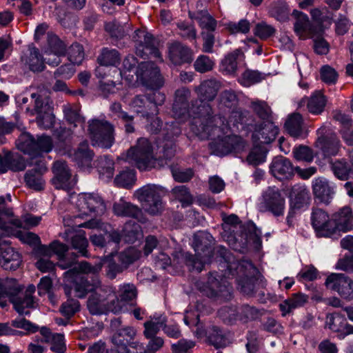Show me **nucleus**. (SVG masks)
I'll list each match as a JSON object with an SVG mask.
<instances>
[{
    "instance_id": "bf43d9fd",
    "label": "nucleus",
    "mask_w": 353,
    "mask_h": 353,
    "mask_svg": "<svg viewBox=\"0 0 353 353\" xmlns=\"http://www.w3.org/2000/svg\"><path fill=\"white\" fill-rule=\"evenodd\" d=\"M80 303L76 299H68L63 303L60 307V312L63 316L68 319L72 316L77 312L79 310Z\"/></svg>"
},
{
    "instance_id": "774afa93",
    "label": "nucleus",
    "mask_w": 353,
    "mask_h": 353,
    "mask_svg": "<svg viewBox=\"0 0 353 353\" xmlns=\"http://www.w3.org/2000/svg\"><path fill=\"white\" fill-rule=\"evenodd\" d=\"M75 63L69 62L58 68L54 72V78H63L68 79L71 78L75 72Z\"/></svg>"
},
{
    "instance_id": "f8f14e48",
    "label": "nucleus",
    "mask_w": 353,
    "mask_h": 353,
    "mask_svg": "<svg viewBox=\"0 0 353 353\" xmlns=\"http://www.w3.org/2000/svg\"><path fill=\"white\" fill-rule=\"evenodd\" d=\"M136 74L137 79L146 88H161L163 85V79L160 74V70L152 61H144L139 64Z\"/></svg>"
},
{
    "instance_id": "9b49d317",
    "label": "nucleus",
    "mask_w": 353,
    "mask_h": 353,
    "mask_svg": "<svg viewBox=\"0 0 353 353\" xmlns=\"http://www.w3.org/2000/svg\"><path fill=\"white\" fill-rule=\"evenodd\" d=\"M270 170L273 176L279 175L292 176L297 174L299 176H311L316 172V168L310 167L301 169L299 166L294 167L291 161L282 156L276 157L273 159Z\"/></svg>"
},
{
    "instance_id": "20e7f679",
    "label": "nucleus",
    "mask_w": 353,
    "mask_h": 353,
    "mask_svg": "<svg viewBox=\"0 0 353 353\" xmlns=\"http://www.w3.org/2000/svg\"><path fill=\"white\" fill-rule=\"evenodd\" d=\"M221 216L223 221V228L225 232L230 233L228 236L230 242L238 243L240 247L244 248L250 241L256 243L260 240L261 232L253 222L250 221L242 224L239 217L234 214L227 215L223 213Z\"/></svg>"
},
{
    "instance_id": "09e8293b",
    "label": "nucleus",
    "mask_w": 353,
    "mask_h": 353,
    "mask_svg": "<svg viewBox=\"0 0 353 353\" xmlns=\"http://www.w3.org/2000/svg\"><path fill=\"white\" fill-rule=\"evenodd\" d=\"M219 105L229 109L235 108L238 104V97L232 90H223L219 95Z\"/></svg>"
},
{
    "instance_id": "412c9836",
    "label": "nucleus",
    "mask_w": 353,
    "mask_h": 353,
    "mask_svg": "<svg viewBox=\"0 0 353 353\" xmlns=\"http://www.w3.org/2000/svg\"><path fill=\"white\" fill-rule=\"evenodd\" d=\"M169 57L172 63L181 65L192 61L193 52L188 46L175 42L169 47Z\"/></svg>"
},
{
    "instance_id": "680f3d73",
    "label": "nucleus",
    "mask_w": 353,
    "mask_h": 353,
    "mask_svg": "<svg viewBox=\"0 0 353 353\" xmlns=\"http://www.w3.org/2000/svg\"><path fill=\"white\" fill-rule=\"evenodd\" d=\"M194 67L196 71L205 73L212 70L214 62L206 55H200L194 61Z\"/></svg>"
},
{
    "instance_id": "69168bd1",
    "label": "nucleus",
    "mask_w": 353,
    "mask_h": 353,
    "mask_svg": "<svg viewBox=\"0 0 353 353\" xmlns=\"http://www.w3.org/2000/svg\"><path fill=\"white\" fill-rule=\"evenodd\" d=\"M65 119L70 123L74 124V126L77 123H83L85 122L84 118L81 116L79 111L71 106L65 107L63 110Z\"/></svg>"
},
{
    "instance_id": "a19ab883",
    "label": "nucleus",
    "mask_w": 353,
    "mask_h": 353,
    "mask_svg": "<svg viewBox=\"0 0 353 353\" xmlns=\"http://www.w3.org/2000/svg\"><path fill=\"white\" fill-rule=\"evenodd\" d=\"M325 97L321 92H316L307 101L308 111L314 114H321L325 106Z\"/></svg>"
},
{
    "instance_id": "0e129e2a",
    "label": "nucleus",
    "mask_w": 353,
    "mask_h": 353,
    "mask_svg": "<svg viewBox=\"0 0 353 353\" xmlns=\"http://www.w3.org/2000/svg\"><path fill=\"white\" fill-rule=\"evenodd\" d=\"M50 181L56 189L65 191L70 190L77 183L76 178H52Z\"/></svg>"
},
{
    "instance_id": "aec40b11",
    "label": "nucleus",
    "mask_w": 353,
    "mask_h": 353,
    "mask_svg": "<svg viewBox=\"0 0 353 353\" xmlns=\"http://www.w3.org/2000/svg\"><path fill=\"white\" fill-rule=\"evenodd\" d=\"M112 210L117 216L133 218L141 223L147 220L139 207L122 199L114 203Z\"/></svg>"
},
{
    "instance_id": "052dcab7",
    "label": "nucleus",
    "mask_w": 353,
    "mask_h": 353,
    "mask_svg": "<svg viewBox=\"0 0 353 353\" xmlns=\"http://www.w3.org/2000/svg\"><path fill=\"white\" fill-rule=\"evenodd\" d=\"M294 157L298 161L311 162L314 159L312 150L308 146L299 145L293 148Z\"/></svg>"
},
{
    "instance_id": "ddd939ff",
    "label": "nucleus",
    "mask_w": 353,
    "mask_h": 353,
    "mask_svg": "<svg viewBox=\"0 0 353 353\" xmlns=\"http://www.w3.org/2000/svg\"><path fill=\"white\" fill-rule=\"evenodd\" d=\"M285 208V199L278 189L268 188L262 195L260 203L261 212H270L275 216H283Z\"/></svg>"
},
{
    "instance_id": "4468645a",
    "label": "nucleus",
    "mask_w": 353,
    "mask_h": 353,
    "mask_svg": "<svg viewBox=\"0 0 353 353\" xmlns=\"http://www.w3.org/2000/svg\"><path fill=\"white\" fill-rule=\"evenodd\" d=\"M136 35L143 39L136 41V54L143 59L148 57L150 55L155 58L161 59V54L158 49L159 41L150 33L145 32L141 30H137Z\"/></svg>"
},
{
    "instance_id": "603ef678",
    "label": "nucleus",
    "mask_w": 353,
    "mask_h": 353,
    "mask_svg": "<svg viewBox=\"0 0 353 353\" xmlns=\"http://www.w3.org/2000/svg\"><path fill=\"white\" fill-rule=\"evenodd\" d=\"M114 161L108 157H101L97 161V168L100 175L112 176L114 174Z\"/></svg>"
},
{
    "instance_id": "f704fd0d",
    "label": "nucleus",
    "mask_w": 353,
    "mask_h": 353,
    "mask_svg": "<svg viewBox=\"0 0 353 353\" xmlns=\"http://www.w3.org/2000/svg\"><path fill=\"white\" fill-rule=\"evenodd\" d=\"M92 293L108 305H110V303L114 304L119 301L114 288L110 285L102 284L100 279L99 286L93 290Z\"/></svg>"
},
{
    "instance_id": "13d9d810",
    "label": "nucleus",
    "mask_w": 353,
    "mask_h": 353,
    "mask_svg": "<svg viewBox=\"0 0 353 353\" xmlns=\"http://www.w3.org/2000/svg\"><path fill=\"white\" fill-rule=\"evenodd\" d=\"M252 108L259 117L266 122L270 121L272 111L268 105L264 101L252 102Z\"/></svg>"
},
{
    "instance_id": "b1692460",
    "label": "nucleus",
    "mask_w": 353,
    "mask_h": 353,
    "mask_svg": "<svg viewBox=\"0 0 353 353\" xmlns=\"http://www.w3.org/2000/svg\"><path fill=\"white\" fill-rule=\"evenodd\" d=\"M316 145L325 156H334L339 150L340 141L336 134L328 132L318 138Z\"/></svg>"
},
{
    "instance_id": "6e6552de",
    "label": "nucleus",
    "mask_w": 353,
    "mask_h": 353,
    "mask_svg": "<svg viewBox=\"0 0 353 353\" xmlns=\"http://www.w3.org/2000/svg\"><path fill=\"white\" fill-rule=\"evenodd\" d=\"M210 272L206 283L198 284V288L206 296L221 301H230L232 297V287L225 278L216 273Z\"/></svg>"
},
{
    "instance_id": "a211bd4d",
    "label": "nucleus",
    "mask_w": 353,
    "mask_h": 353,
    "mask_svg": "<svg viewBox=\"0 0 353 353\" xmlns=\"http://www.w3.org/2000/svg\"><path fill=\"white\" fill-rule=\"evenodd\" d=\"M252 138L254 143L270 144L279 134V128L272 121L263 122L255 126Z\"/></svg>"
},
{
    "instance_id": "2eb2a0df",
    "label": "nucleus",
    "mask_w": 353,
    "mask_h": 353,
    "mask_svg": "<svg viewBox=\"0 0 353 353\" xmlns=\"http://www.w3.org/2000/svg\"><path fill=\"white\" fill-rule=\"evenodd\" d=\"M327 288L336 291L344 299H353V281L343 274H332L326 279Z\"/></svg>"
},
{
    "instance_id": "4d7b16f0",
    "label": "nucleus",
    "mask_w": 353,
    "mask_h": 353,
    "mask_svg": "<svg viewBox=\"0 0 353 353\" xmlns=\"http://www.w3.org/2000/svg\"><path fill=\"white\" fill-rule=\"evenodd\" d=\"M263 78V74L259 71L248 69L241 75V83L245 86H250L260 82Z\"/></svg>"
},
{
    "instance_id": "1a4fd4ad",
    "label": "nucleus",
    "mask_w": 353,
    "mask_h": 353,
    "mask_svg": "<svg viewBox=\"0 0 353 353\" xmlns=\"http://www.w3.org/2000/svg\"><path fill=\"white\" fill-rule=\"evenodd\" d=\"M151 143L145 138H140L135 146L127 151V159L133 160L140 170H148L154 167L156 159L153 157Z\"/></svg>"
},
{
    "instance_id": "c85d7f7f",
    "label": "nucleus",
    "mask_w": 353,
    "mask_h": 353,
    "mask_svg": "<svg viewBox=\"0 0 353 353\" xmlns=\"http://www.w3.org/2000/svg\"><path fill=\"white\" fill-rule=\"evenodd\" d=\"M87 307L92 315H100L110 310L116 313L119 310L117 307L112 308V305L102 301L93 293H92L87 301Z\"/></svg>"
},
{
    "instance_id": "f3484780",
    "label": "nucleus",
    "mask_w": 353,
    "mask_h": 353,
    "mask_svg": "<svg viewBox=\"0 0 353 353\" xmlns=\"http://www.w3.org/2000/svg\"><path fill=\"white\" fill-rule=\"evenodd\" d=\"M333 235L336 232H346L353 229V212L350 206H344L332 215Z\"/></svg>"
},
{
    "instance_id": "338daca9",
    "label": "nucleus",
    "mask_w": 353,
    "mask_h": 353,
    "mask_svg": "<svg viewBox=\"0 0 353 353\" xmlns=\"http://www.w3.org/2000/svg\"><path fill=\"white\" fill-rule=\"evenodd\" d=\"M105 30L112 37L121 39L125 35L124 28L118 22L113 21L105 23Z\"/></svg>"
},
{
    "instance_id": "7c9ffc66",
    "label": "nucleus",
    "mask_w": 353,
    "mask_h": 353,
    "mask_svg": "<svg viewBox=\"0 0 353 353\" xmlns=\"http://www.w3.org/2000/svg\"><path fill=\"white\" fill-rule=\"evenodd\" d=\"M136 330L134 327L126 326L119 329L112 336V341L115 346L128 347L129 343L134 338Z\"/></svg>"
},
{
    "instance_id": "e2e57ef3",
    "label": "nucleus",
    "mask_w": 353,
    "mask_h": 353,
    "mask_svg": "<svg viewBox=\"0 0 353 353\" xmlns=\"http://www.w3.org/2000/svg\"><path fill=\"white\" fill-rule=\"evenodd\" d=\"M37 114V122L39 126L44 129H49L53 126L54 123V116L52 113V108Z\"/></svg>"
},
{
    "instance_id": "5701e85b",
    "label": "nucleus",
    "mask_w": 353,
    "mask_h": 353,
    "mask_svg": "<svg viewBox=\"0 0 353 353\" xmlns=\"http://www.w3.org/2000/svg\"><path fill=\"white\" fill-rule=\"evenodd\" d=\"M21 254L12 247L0 248V263L6 270H15L21 263Z\"/></svg>"
},
{
    "instance_id": "de8ad7c7",
    "label": "nucleus",
    "mask_w": 353,
    "mask_h": 353,
    "mask_svg": "<svg viewBox=\"0 0 353 353\" xmlns=\"http://www.w3.org/2000/svg\"><path fill=\"white\" fill-rule=\"evenodd\" d=\"M332 170L336 176L353 174V154L351 156V164L344 160L336 161L332 164Z\"/></svg>"
},
{
    "instance_id": "e433bc0d",
    "label": "nucleus",
    "mask_w": 353,
    "mask_h": 353,
    "mask_svg": "<svg viewBox=\"0 0 353 353\" xmlns=\"http://www.w3.org/2000/svg\"><path fill=\"white\" fill-rule=\"evenodd\" d=\"M208 339L210 344L216 348L225 347L229 343V341L223 330L216 325L210 328Z\"/></svg>"
},
{
    "instance_id": "3c124183",
    "label": "nucleus",
    "mask_w": 353,
    "mask_h": 353,
    "mask_svg": "<svg viewBox=\"0 0 353 353\" xmlns=\"http://www.w3.org/2000/svg\"><path fill=\"white\" fill-rule=\"evenodd\" d=\"M256 281V278L253 276H243L237 280L241 292L249 296H252L255 293Z\"/></svg>"
},
{
    "instance_id": "0eeeda50",
    "label": "nucleus",
    "mask_w": 353,
    "mask_h": 353,
    "mask_svg": "<svg viewBox=\"0 0 353 353\" xmlns=\"http://www.w3.org/2000/svg\"><path fill=\"white\" fill-rule=\"evenodd\" d=\"M16 144L20 151L33 157H37L43 152L48 153L53 148V141L50 136L42 134L35 138L29 132L21 134Z\"/></svg>"
},
{
    "instance_id": "49530a36",
    "label": "nucleus",
    "mask_w": 353,
    "mask_h": 353,
    "mask_svg": "<svg viewBox=\"0 0 353 353\" xmlns=\"http://www.w3.org/2000/svg\"><path fill=\"white\" fill-rule=\"evenodd\" d=\"M71 244L72 248L77 250L81 256L88 257V241L84 231L81 230L74 235L71 239Z\"/></svg>"
},
{
    "instance_id": "6ab92c4d",
    "label": "nucleus",
    "mask_w": 353,
    "mask_h": 353,
    "mask_svg": "<svg viewBox=\"0 0 353 353\" xmlns=\"http://www.w3.org/2000/svg\"><path fill=\"white\" fill-rule=\"evenodd\" d=\"M289 198L290 208L295 210L307 208L311 201L310 190L302 184H296L292 187Z\"/></svg>"
},
{
    "instance_id": "a878e982",
    "label": "nucleus",
    "mask_w": 353,
    "mask_h": 353,
    "mask_svg": "<svg viewBox=\"0 0 353 353\" xmlns=\"http://www.w3.org/2000/svg\"><path fill=\"white\" fill-rule=\"evenodd\" d=\"M314 196L321 202L329 204L334 194L333 189L330 186L326 180L317 178L312 185Z\"/></svg>"
},
{
    "instance_id": "cd10ccee",
    "label": "nucleus",
    "mask_w": 353,
    "mask_h": 353,
    "mask_svg": "<svg viewBox=\"0 0 353 353\" xmlns=\"http://www.w3.org/2000/svg\"><path fill=\"white\" fill-rule=\"evenodd\" d=\"M50 92L47 90H41L39 88L37 92L31 94V97L34 100V109L32 110L39 114L52 109V101L49 96Z\"/></svg>"
},
{
    "instance_id": "a18cd8bd",
    "label": "nucleus",
    "mask_w": 353,
    "mask_h": 353,
    "mask_svg": "<svg viewBox=\"0 0 353 353\" xmlns=\"http://www.w3.org/2000/svg\"><path fill=\"white\" fill-rule=\"evenodd\" d=\"M218 315L224 323L233 325L239 321V311L236 307L225 306L219 310Z\"/></svg>"
},
{
    "instance_id": "c03bdc74",
    "label": "nucleus",
    "mask_w": 353,
    "mask_h": 353,
    "mask_svg": "<svg viewBox=\"0 0 353 353\" xmlns=\"http://www.w3.org/2000/svg\"><path fill=\"white\" fill-rule=\"evenodd\" d=\"M26 63L29 66V69L34 72H41L45 68L42 57L39 53V49L36 48L30 50Z\"/></svg>"
},
{
    "instance_id": "f03ea898",
    "label": "nucleus",
    "mask_w": 353,
    "mask_h": 353,
    "mask_svg": "<svg viewBox=\"0 0 353 353\" xmlns=\"http://www.w3.org/2000/svg\"><path fill=\"white\" fill-rule=\"evenodd\" d=\"M102 267L101 262L92 265L83 261L64 273L65 276L72 279V289L76 297L85 298L88 293H92L99 286V278L97 274L101 270Z\"/></svg>"
},
{
    "instance_id": "5fc2aeb1",
    "label": "nucleus",
    "mask_w": 353,
    "mask_h": 353,
    "mask_svg": "<svg viewBox=\"0 0 353 353\" xmlns=\"http://www.w3.org/2000/svg\"><path fill=\"white\" fill-rule=\"evenodd\" d=\"M140 256V253L134 248H128L119 254V261L126 268Z\"/></svg>"
},
{
    "instance_id": "473e14b6",
    "label": "nucleus",
    "mask_w": 353,
    "mask_h": 353,
    "mask_svg": "<svg viewBox=\"0 0 353 353\" xmlns=\"http://www.w3.org/2000/svg\"><path fill=\"white\" fill-rule=\"evenodd\" d=\"M167 322V319L165 316L160 315L159 316H154L153 319L151 321H145L143 323L144 330L143 336L146 339L152 337H157V334L163 329L164 323Z\"/></svg>"
},
{
    "instance_id": "72a5a7b5",
    "label": "nucleus",
    "mask_w": 353,
    "mask_h": 353,
    "mask_svg": "<svg viewBox=\"0 0 353 353\" xmlns=\"http://www.w3.org/2000/svg\"><path fill=\"white\" fill-rule=\"evenodd\" d=\"M303 123L302 116L299 113H293L285 121V128L291 137L298 138L303 133Z\"/></svg>"
},
{
    "instance_id": "ea45409f",
    "label": "nucleus",
    "mask_w": 353,
    "mask_h": 353,
    "mask_svg": "<svg viewBox=\"0 0 353 353\" xmlns=\"http://www.w3.org/2000/svg\"><path fill=\"white\" fill-rule=\"evenodd\" d=\"M239 321L243 323L257 320L263 314V310L250 305H243L239 309Z\"/></svg>"
},
{
    "instance_id": "c9c22d12",
    "label": "nucleus",
    "mask_w": 353,
    "mask_h": 353,
    "mask_svg": "<svg viewBox=\"0 0 353 353\" xmlns=\"http://www.w3.org/2000/svg\"><path fill=\"white\" fill-rule=\"evenodd\" d=\"M121 61L119 52L116 49L102 48L97 57V62L101 66L116 65Z\"/></svg>"
},
{
    "instance_id": "37998d69",
    "label": "nucleus",
    "mask_w": 353,
    "mask_h": 353,
    "mask_svg": "<svg viewBox=\"0 0 353 353\" xmlns=\"http://www.w3.org/2000/svg\"><path fill=\"white\" fill-rule=\"evenodd\" d=\"M48 56L51 54L64 56L66 53V46L65 43L55 34H48Z\"/></svg>"
},
{
    "instance_id": "864d4df0",
    "label": "nucleus",
    "mask_w": 353,
    "mask_h": 353,
    "mask_svg": "<svg viewBox=\"0 0 353 353\" xmlns=\"http://www.w3.org/2000/svg\"><path fill=\"white\" fill-rule=\"evenodd\" d=\"M179 30V35L187 40H195L196 38V30L192 23L181 21L176 24Z\"/></svg>"
},
{
    "instance_id": "f257e3e1",
    "label": "nucleus",
    "mask_w": 353,
    "mask_h": 353,
    "mask_svg": "<svg viewBox=\"0 0 353 353\" xmlns=\"http://www.w3.org/2000/svg\"><path fill=\"white\" fill-rule=\"evenodd\" d=\"M192 130L202 139H211L209 148L212 154L223 157L243 148L241 137L236 135H222L230 131L228 122L224 117H215L206 122L194 125Z\"/></svg>"
},
{
    "instance_id": "4be33fe9",
    "label": "nucleus",
    "mask_w": 353,
    "mask_h": 353,
    "mask_svg": "<svg viewBox=\"0 0 353 353\" xmlns=\"http://www.w3.org/2000/svg\"><path fill=\"white\" fill-rule=\"evenodd\" d=\"M164 143L163 145V157L167 160L172 159L176 154L174 137L181 134V129L176 125H170L165 128Z\"/></svg>"
},
{
    "instance_id": "bb28decb",
    "label": "nucleus",
    "mask_w": 353,
    "mask_h": 353,
    "mask_svg": "<svg viewBox=\"0 0 353 353\" xmlns=\"http://www.w3.org/2000/svg\"><path fill=\"white\" fill-rule=\"evenodd\" d=\"M12 288H17L19 291L10 296V301L13 303L16 310L22 311L23 308H34L35 307V302L33 296H28L23 294H19L21 288L17 285L15 279H10Z\"/></svg>"
},
{
    "instance_id": "7ed1b4c3",
    "label": "nucleus",
    "mask_w": 353,
    "mask_h": 353,
    "mask_svg": "<svg viewBox=\"0 0 353 353\" xmlns=\"http://www.w3.org/2000/svg\"><path fill=\"white\" fill-rule=\"evenodd\" d=\"M221 88V83L215 79H207L203 81L199 85L195 87L194 91L199 100L192 103V112L199 117L194 121V125L206 122L211 117H221L213 115L212 108L208 102L212 101L217 95Z\"/></svg>"
},
{
    "instance_id": "39448f33",
    "label": "nucleus",
    "mask_w": 353,
    "mask_h": 353,
    "mask_svg": "<svg viewBox=\"0 0 353 353\" xmlns=\"http://www.w3.org/2000/svg\"><path fill=\"white\" fill-rule=\"evenodd\" d=\"M214 239L212 236L205 232H201L194 235V255L186 252L183 255L185 265L190 270H196L200 272L203 266L212 257V245Z\"/></svg>"
},
{
    "instance_id": "dca6fc26",
    "label": "nucleus",
    "mask_w": 353,
    "mask_h": 353,
    "mask_svg": "<svg viewBox=\"0 0 353 353\" xmlns=\"http://www.w3.org/2000/svg\"><path fill=\"white\" fill-rule=\"evenodd\" d=\"M312 224L318 236L332 237L333 236L332 220L328 214L321 209L314 210L312 214Z\"/></svg>"
},
{
    "instance_id": "9d476101",
    "label": "nucleus",
    "mask_w": 353,
    "mask_h": 353,
    "mask_svg": "<svg viewBox=\"0 0 353 353\" xmlns=\"http://www.w3.org/2000/svg\"><path fill=\"white\" fill-rule=\"evenodd\" d=\"M134 195L149 214L159 215L163 210L162 196L156 185L150 184L145 185L135 191Z\"/></svg>"
},
{
    "instance_id": "58836bf2",
    "label": "nucleus",
    "mask_w": 353,
    "mask_h": 353,
    "mask_svg": "<svg viewBox=\"0 0 353 353\" xmlns=\"http://www.w3.org/2000/svg\"><path fill=\"white\" fill-rule=\"evenodd\" d=\"M84 204L91 212H105L106 207L103 199L96 194H85Z\"/></svg>"
},
{
    "instance_id": "8fccbe9b",
    "label": "nucleus",
    "mask_w": 353,
    "mask_h": 353,
    "mask_svg": "<svg viewBox=\"0 0 353 353\" xmlns=\"http://www.w3.org/2000/svg\"><path fill=\"white\" fill-rule=\"evenodd\" d=\"M6 159L9 161L10 170L19 172L25 170L26 163L19 153L6 151Z\"/></svg>"
},
{
    "instance_id": "423d86ee",
    "label": "nucleus",
    "mask_w": 353,
    "mask_h": 353,
    "mask_svg": "<svg viewBox=\"0 0 353 353\" xmlns=\"http://www.w3.org/2000/svg\"><path fill=\"white\" fill-rule=\"evenodd\" d=\"M88 131L93 146L109 149L114 143V125L107 120H90Z\"/></svg>"
},
{
    "instance_id": "6e6d98bb",
    "label": "nucleus",
    "mask_w": 353,
    "mask_h": 353,
    "mask_svg": "<svg viewBox=\"0 0 353 353\" xmlns=\"http://www.w3.org/2000/svg\"><path fill=\"white\" fill-rule=\"evenodd\" d=\"M84 58L82 45L79 43H72L68 49V59L70 62L79 65Z\"/></svg>"
},
{
    "instance_id": "2f4dec72",
    "label": "nucleus",
    "mask_w": 353,
    "mask_h": 353,
    "mask_svg": "<svg viewBox=\"0 0 353 353\" xmlns=\"http://www.w3.org/2000/svg\"><path fill=\"white\" fill-rule=\"evenodd\" d=\"M123 236L125 242L134 243L143 237L141 228L137 223L129 221L125 223L123 229Z\"/></svg>"
},
{
    "instance_id": "79ce46f5",
    "label": "nucleus",
    "mask_w": 353,
    "mask_h": 353,
    "mask_svg": "<svg viewBox=\"0 0 353 353\" xmlns=\"http://www.w3.org/2000/svg\"><path fill=\"white\" fill-rule=\"evenodd\" d=\"M160 88H147L148 91L145 93L146 99L149 103H152L154 108L152 114H157L158 113V106L162 105L165 101V95L159 90Z\"/></svg>"
},
{
    "instance_id": "4c0bfd02",
    "label": "nucleus",
    "mask_w": 353,
    "mask_h": 353,
    "mask_svg": "<svg viewBox=\"0 0 353 353\" xmlns=\"http://www.w3.org/2000/svg\"><path fill=\"white\" fill-rule=\"evenodd\" d=\"M254 144V147L251 149L247 157V161L250 165H257L265 161L268 149L259 143Z\"/></svg>"
},
{
    "instance_id": "c756f323",
    "label": "nucleus",
    "mask_w": 353,
    "mask_h": 353,
    "mask_svg": "<svg viewBox=\"0 0 353 353\" xmlns=\"http://www.w3.org/2000/svg\"><path fill=\"white\" fill-rule=\"evenodd\" d=\"M244 58V54L241 49H236L228 53L221 61V68L227 74H234L237 70L239 61Z\"/></svg>"
},
{
    "instance_id": "393cba45",
    "label": "nucleus",
    "mask_w": 353,
    "mask_h": 353,
    "mask_svg": "<svg viewBox=\"0 0 353 353\" xmlns=\"http://www.w3.org/2000/svg\"><path fill=\"white\" fill-rule=\"evenodd\" d=\"M94 154L90 150L88 142H81L74 152L73 158L81 169L90 168Z\"/></svg>"
}]
</instances>
